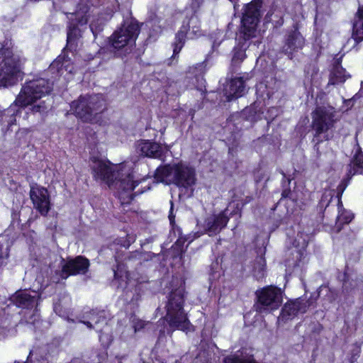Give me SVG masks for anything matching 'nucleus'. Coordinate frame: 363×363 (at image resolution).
<instances>
[{
	"label": "nucleus",
	"instance_id": "3",
	"mask_svg": "<svg viewBox=\"0 0 363 363\" xmlns=\"http://www.w3.org/2000/svg\"><path fill=\"white\" fill-rule=\"evenodd\" d=\"M155 177L161 182L187 187L195 183L194 169L182 162H174L157 168Z\"/></svg>",
	"mask_w": 363,
	"mask_h": 363
},
{
	"label": "nucleus",
	"instance_id": "5",
	"mask_svg": "<svg viewBox=\"0 0 363 363\" xmlns=\"http://www.w3.org/2000/svg\"><path fill=\"white\" fill-rule=\"evenodd\" d=\"M71 106L77 117L90 122L106 108L104 98L99 94L80 96L77 101L72 102Z\"/></svg>",
	"mask_w": 363,
	"mask_h": 363
},
{
	"label": "nucleus",
	"instance_id": "14",
	"mask_svg": "<svg viewBox=\"0 0 363 363\" xmlns=\"http://www.w3.org/2000/svg\"><path fill=\"white\" fill-rule=\"evenodd\" d=\"M312 304L313 301L301 298L285 303L278 317V322H285L294 318L298 313H306Z\"/></svg>",
	"mask_w": 363,
	"mask_h": 363
},
{
	"label": "nucleus",
	"instance_id": "15",
	"mask_svg": "<svg viewBox=\"0 0 363 363\" xmlns=\"http://www.w3.org/2000/svg\"><path fill=\"white\" fill-rule=\"evenodd\" d=\"M30 198L34 208L41 216H46L50 209V201L48 190L41 186H31Z\"/></svg>",
	"mask_w": 363,
	"mask_h": 363
},
{
	"label": "nucleus",
	"instance_id": "34",
	"mask_svg": "<svg viewBox=\"0 0 363 363\" xmlns=\"http://www.w3.org/2000/svg\"><path fill=\"white\" fill-rule=\"evenodd\" d=\"M301 238H299V235H298V238L294 241V245H296V247H300V252L302 250H305L308 245V242L305 239H302V240L301 241Z\"/></svg>",
	"mask_w": 363,
	"mask_h": 363
},
{
	"label": "nucleus",
	"instance_id": "9",
	"mask_svg": "<svg viewBox=\"0 0 363 363\" xmlns=\"http://www.w3.org/2000/svg\"><path fill=\"white\" fill-rule=\"evenodd\" d=\"M257 302L255 305L259 313H270L278 309L282 303V292L280 289L268 286L257 291Z\"/></svg>",
	"mask_w": 363,
	"mask_h": 363
},
{
	"label": "nucleus",
	"instance_id": "31",
	"mask_svg": "<svg viewBox=\"0 0 363 363\" xmlns=\"http://www.w3.org/2000/svg\"><path fill=\"white\" fill-rule=\"evenodd\" d=\"M245 57L246 55L245 53V49L235 48L234 50V54L232 60L234 63H240L245 58Z\"/></svg>",
	"mask_w": 363,
	"mask_h": 363
},
{
	"label": "nucleus",
	"instance_id": "21",
	"mask_svg": "<svg viewBox=\"0 0 363 363\" xmlns=\"http://www.w3.org/2000/svg\"><path fill=\"white\" fill-rule=\"evenodd\" d=\"M357 174H363V160L350 161L347 167V178L343 179L337 187L338 196H342L352 177Z\"/></svg>",
	"mask_w": 363,
	"mask_h": 363
},
{
	"label": "nucleus",
	"instance_id": "19",
	"mask_svg": "<svg viewBox=\"0 0 363 363\" xmlns=\"http://www.w3.org/2000/svg\"><path fill=\"white\" fill-rule=\"evenodd\" d=\"M89 328L99 333V340L103 341L102 330L107 325L108 320L104 311H92L89 316V320L82 321Z\"/></svg>",
	"mask_w": 363,
	"mask_h": 363
},
{
	"label": "nucleus",
	"instance_id": "8",
	"mask_svg": "<svg viewBox=\"0 0 363 363\" xmlns=\"http://www.w3.org/2000/svg\"><path fill=\"white\" fill-rule=\"evenodd\" d=\"M22 78L21 62L16 57L0 50V86H10Z\"/></svg>",
	"mask_w": 363,
	"mask_h": 363
},
{
	"label": "nucleus",
	"instance_id": "28",
	"mask_svg": "<svg viewBox=\"0 0 363 363\" xmlns=\"http://www.w3.org/2000/svg\"><path fill=\"white\" fill-rule=\"evenodd\" d=\"M354 216L350 211H346L345 209L340 210L339 215L337 218V222L340 225L347 224L351 222Z\"/></svg>",
	"mask_w": 363,
	"mask_h": 363
},
{
	"label": "nucleus",
	"instance_id": "20",
	"mask_svg": "<svg viewBox=\"0 0 363 363\" xmlns=\"http://www.w3.org/2000/svg\"><path fill=\"white\" fill-rule=\"evenodd\" d=\"M303 45V36L299 32L294 31L289 35L286 42L283 46V52L291 58L293 52L302 49Z\"/></svg>",
	"mask_w": 363,
	"mask_h": 363
},
{
	"label": "nucleus",
	"instance_id": "40",
	"mask_svg": "<svg viewBox=\"0 0 363 363\" xmlns=\"http://www.w3.org/2000/svg\"><path fill=\"white\" fill-rule=\"evenodd\" d=\"M144 324L142 322H140V324L135 325V330L137 331L141 329L143 327Z\"/></svg>",
	"mask_w": 363,
	"mask_h": 363
},
{
	"label": "nucleus",
	"instance_id": "25",
	"mask_svg": "<svg viewBox=\"0 0 363 363\" xmlns=\"http://www.w3.org/2000/svg\"><path fill=\"white\" fill-rule=\"evenodd\" d=\"M266 261L260 257L255 259L254 264V276L257 279H262L265 275Z\"/></svg>",
	"mask_w": 363,
	"mask_h": 363
},
{
	"label": "nucleus",
	"instance_id": "27",
	"mask_svg": "<svg viewBox=\"0 0 363 363\" xmlns=\"http://www.w3.org/2000/svg\"><path fill=\"white\" fill-rule=\"evenodd\" d=\"M68 61L67 60H63L62 61L60 58L57 59L55 60L50 65L51 69H57V71L62 74H63V69H65V71L69 72V73L72 72V69H68Z\"/></svg>",
	"mask_w": 363,
	"mask_h": 363
},
{
	"label": "nucleus",
	"instance_id": "26",
	"mask_svg": "<svg viewBox=\"0 0 363 363\" xmlns=\"http://www.w3.org/2000/svg\"><path fill=\"white\" fill-rule=\"evenodd\" d=\"M104 21L105 20L99 16H92L89 27L94 35L102 30Z\"/></svg>",
	"mask_w": 363,
	"mask_h": 363
},
{
	"label": "nucleus",
	"instance_id": "2",
	"mask_svg": "<svg viewBox=\"0 0 363 363\" xmlns=\"http://www.w3.org/2000/svg\"><path fill=\"white\" fill-rule=\"evenodd\" d=\"M51 90L49 82L43 78L26 82L14 103L4 112L0 111V124L7 123L8 126L15 124L22 108L28 106L33 113H45L50 107L48 95Z\"/></svg>",
	"mask_w": 363,
	"mask_h": 363
},
{
	"label": "nucleus",
	"instance_id": "38",
	"mask_svg": "<svg viewBox=\"0 0 363 363\" xmlns=\"http://www.w3.org/2000/svg\"><path fill=\"white\" fill-rule=\"evenodd\" d=\"M175 216L173 214V203L171 201V208L169 214V219L171 223L174 221Z\"/></svg>",
	"mask_w": 363,
	"mask_h": 363
},
{
	"label": "nucleus",
	"instance_id": "6",
	"mask_svg": "<svg viewBox=\"0 0 363 363\" xmlns=\"http://www.w3.org/2000/svg\"><path fill=\"white\" fill-rule=\"evenodd\" d=\"M139 31V26L137 22L133 20L125 22L111 36V47L116 50H123L125 52H128L135 45Z\"/></svg>",
	"mask_w": 363,
	"mask_h": 363
},
{
	"label": "nucleus",
	"instance_id": "42",
	"mask_svg": "<svg viewBox=\"0 0 363 363\" xmlns=\"http://www.w3.org/2000/svg\"><path fill=\"white\" fill-rule=\"evenodd\" d=\"M196 6H199L203 0H193Z\"/></svg>",
	"mask_w": 363,
	"mask_h": 363
},
{
	"label": "nucleus",
	"instance_id": "43",
	"mask_svg": "<svg viewBox=\"0 0 363 363\" xmlns=\"http://www.w3.org/2000/svg\"><path fill=\"white\" fill-rule=\"evenodd\" d=\"M14 363H27V362H15Z\"/></svg>",
	"mask_w": 363,
	"mask_h": 363
},
{
	"label": "nucleus",
	"instance_id": "4",
	"mask_svg": "<svg viewBox=\"0 0 363 363\" xmlns=\"http://www.w3.org/2000/svg\"><path fill=\"white\" fill-rule=\"evenodd\" d=\"M184 291L178 289L171 292L166 304L165 319L172 330H191V325L184 309Z\"/></svg>",
	"mask_w": 363,
	"mask_h": 363
},
{
	"label": "nucleus",
	"instance_id": "35",
	"mask_svg": "<svg viewBox=\"0 0 363 363\" xmlns=\"http://www.w3.org/2000/svg\"><path fill=\"white\" fill-rule=\"evenodd\" d=\"M353 158L352 159H363V151L359 145H356L352 150Z\"/></svg>",
	"mask_w": 363,
	"mask_h": 363
},
{
	"label": "nucleus",
	"instance_id": "10",
	"mask_svg": "<svg viewBox=\"0 0 363 363\" xmlns=\"http://www.w3.org/2000/svg\"><path fill=\"white\" fill-rule=\"evenodd\" d=\"M89 7L86 4H81L74 13H69V21L67 31V46L72 47L82 36V30L79 26H85L90 17Z\"/></svg>",
	"mask_w": 363,
	"mask_h": 363
},
{
	"label": "nucleus",
	"instance_id": "33",
	"mask_svg": "<svg viewBox=\"0 0 363 363\" xmlns=\"http://www.w3.org/2000/svg\"><path fill=\"white\" fill-rule=\"evenodd\" d=\"M115 259L117 262V268L116 269H113L114 277L115 279L121 278L123 277V270L121 268V262L123 261V259L121 258L120 255H116Z\"/></svg>",
	"mask_w": 363,
	"mask_h": 363
},
{
	"label": "nucleus",
	"instance_id": "12",
	"mask_svg": "<svg viewBox=\"0 0 363 363\" xmlns=\"http://www.w3.org/2000/svg\"><path fill=\"white\" fill-rule=\"evenodd\" d=\"M260 7L261 4L256 0L245 6L240 30V37L245 40L255 35L256 27L260 16Z\"/></svg>",
	"mask_w": 363,
	"mask_h": 363
},
{
	"label": "nucleus",
	"instance_id": "1",
	"mask_svg": "<svg viewBox=\"0 0 363 363\" xmlns=\"http://www.w3.org/2000/svg\"><path fill=\"white\" fill-rule=\"evenodd\" d=\"M135 162L125 160L119 164H113L110 160H92L91 165L94 179L104 184L109 189L117 190L120 196H125L129 200L133 199L132 191L145 180H139L134 174Z\"/></svg>",
	"mask_w": 363,
	"mask_h": 363
},
{
	"label": "nucleus",
	"instance_id": "22",
	"mask_svg": "<svg viewBox=\"0 0 363 363\" xmlns=\"http://www.w3.org/2000/svg\"><path fill=\"white\" fill-rule=\"evenodd\" d=\"M37 297L36 294L31 296L27 291H21L13 297V301L18 307L30 308L37 306Z\"/></svg>",
	"mask_w": 363,
	"mask_h": 363
},
{
	"label": "nucleus",
	"instance_id": "13",
	"mask_svg": "<svg viewBox=\"0 0 363 363\" xmlns=\"http://www.w3.org/2000/svg\"><path fill=\"white\" fill-rule=\"evenodd\" d=\"M333 111L323 107L317 108L313 113V127L315 131L313 141L319 143L323 140H327L328 137L325 133L333 126Z\"/></svg>",
	"mask_w": 363,
	"mask_h": 363
},
{
	"label": "nucleus",
	"instance_id": "18",
	"mask_svg": "<svg viewBox=\"0 0 363 363\" xmlns=\"http://www.w3.org/2000/svg\"><path fill=\"white\" fill-rule=\"evenodd\" d=\"M250 79L248 74L232 79L227 84L225 94L228 101L233 100L243 96L246 93L245 82Z\"/></svg>",
	"mask_w": 363,
	"mask_h": 363
},
{
	"label": "nucleus",
	"instance_id": "32",
	"mask_svg": "<svg viewBox=\"0 0 363 363\" xmlns=\"http://www.w3.org/2000/svg\"><path fill=\"white\" fill-rule=\"evenodd\" d=\"M106 357V354L104 352H99L98 351H93L91 352V363H102Z\"/></svg>",
	"mask_w": 363,
	"mask_h": 363
},
{
	"label": "nucleus",
	"instance_id": "23",
	"mask_svg": "<svg viewBox=\"0 0 363 363\" xmlns=\"http://www.w3.org/2000/svg\"><path fill=\"white\" fill-rule=\"evenodd\" d=\"M350 76L339 62H336L330 70L328 84L335 85L343 83Z\"/></svg>",
	"mask_w": 363,
	"mask_h": 363
},
{
	"label": "nucleus",
	"instance_id": "39",
	"mask_svg": "<svg viewBox=\"0 0 363 363\" xmlns=\"http://www.w3.org/2000/svg\"><path fill=\"white\" fill-rule=\"evenodd\" d=\"M291 194V191L289 190V189H284L283 191H282V197H284V198H287V197H289V195Z\"/></svg>",
	"mask_w": 363,
	"mask_h": 363
},
{
	"label": "nucleus",
	"instance_id": "30",
	"mask_svg": "<svg viewBox=\"0 0 363 363\" xmlns=\"http://www.w3.org/2000/svg\"><path fill=\"white\" fill-rule=\"evenodd\" d=\"M243 114L245 115L247 118V120L250 121H256L260 118V114L257 113L255 111V108L252 106L244 109Z\"/></svg>",
	"mask_w": 363,
	"mask_h": 363
},
{
	"label": "nucleus",
	"instance_id": "11",
	"mask_svg": "<svg viewBox=\"0 0 363 363\" xmlns=\"http://www.w3.org/2000/svg\"><path fill=\"white\" fill-rule=\"evenodd\" d=\"M203 35L200 21L197 16H192L187 21H184L182 26L176 35L173 55L176 56L179 53L186 39L194 40Z\"/></svg>",
	"mask_w": 363,
	"mask_h": 363
},
{
	"label": "nucleus",
	"instance_id": "44",
	"mask_svg": "<svg viewBox=\"0 0 363 363\" xmlns=\"http://www.w3.org/2000/svg\"><path fill=\"white\" fill-rule=\"evenodd\" d=\"M145 191H139L138 194H142Z\"/></svg>",
	"mask_w": 363,
	"mask_h": 363
},
{
	"label": "nucleus",
	"instance_id": "41",
	"mask_svg": "<svg viewBox=\"0 0 363 363\" xmlns=\"http://www.w3.org/2000/svg\"><path fill=\"white\" fill-rule=\"evenodd\" d=\"M281 173L283 174L284 177L287 179L288 182H290V180H291L289 178L290 174L289 173L286 174L283 171H281Z\"/></svg>",
	"mask_w": 363,
	"mask_h": 363
},
{
	"label": "nucleus",
	"instance_id": "24",
	"mask_svg": "<svg viewBox=\"0 0 363 363\" xmlns=\"http://www.w3.org/2000/svg\"><path fill=\"white\" fill-rule=\"evenodd\" d=\"M352 38L357 43L363 40V6L359 7L354 20Z\"/></svg>",
	"mask_w": 363,
	"mask_h": 363
},
{
	"label": "nucleus",
	"instance_id": "7",
	"mask_svg": "<svg viewBox=\"0 0 363 363\" xmlns=\"http://www.w3.org/2000/svg\"><path fill=\"white\" fill-rule=\"evenodd\" d=\"M240 203L236 202H230L227 208L219 213H213L206 216L202 228L203 233H207L209 236L215 235L219 233L223 229L229 220V216H233L240 213Z\"/></svg>",
	"mask_w": 363,
	"mask_h": 363
},
{
	"label": "nucleus",
	"instance_id": "37",
	"mask_svg": "<svg viewBox=\"0 0 363 363\" xmlns=\"http://www.w3.org/2000/svg\"><path fill=\"white\" fill-rule=\"evenodd\" d=\"M140 256V254L138 252H132L128 257H125L124 260L130 261L133 259H136L138 257Z\"/></svg>",
	"mask_w": 363,
	"mask_h": 363
},
{
	"label": "nucleus",
	"instance_id": "36",
	"mask_svg": "<svg viewBox=\"0 0 363 363\" xmlns=\"http://www.w3.org/2000/svg\"><path fill=\"white\" fill-rule=\"evenodd\" d=\"M134 240L135 239L133 238H128L127 240L123 242L121 240H118V244L121 245L125 249H128L130 247V244L134 242Z\"/></svg>",
	"mask_w": 363,
	"mask_h": 363
},
{
	"label": "nucleus",
	"instance_id": "29",
	"mask_svg": "<svg viewBox=\"0 0 363 363\" xmlns=\"http://www.w3.org/2000/svg\"><path fill=\"white\" fill-rule=\"evenodd\" d=\"M224 363H257L252 358L240 359L235 355H230L224 359Z\"/></svg>",
	"mask_w": 363,
	"mask_h": 363
},
{
	"label": "nucleus",
	"instance_id": "17",
	"mask_svg": "<svg viewBox=\"0 0 363 363\" xmlns=\"http://www.w3.org/2000/svg\"><path fill=\"white\" fill-rule=\"evenodd\" d=\"M89 267V259L78 256L75 259L67 260L63 264L60 277L62 279H67L69 276L78 274H85Z\"/></svg>",
	"mask_w": 363,
	"mask_h": 363
},
{
	"label": "nucleus",
	"instance_id": "16",
	"mask_svg": "<svg viewBox=\"0 0 363 363\" xmlns=\"http://www.w3.org/2000/svg\"><path fill=\"white\" fill-rule=\"evenodd\" d=\"M136 151L142 157L160 158L169 157L168 150L159 143L150 140H140L136 144Z\"/></svg>",
	"mask_w": 363,
	"mask_h": 363
}]
</instances>
